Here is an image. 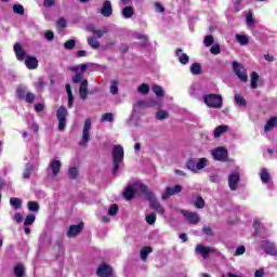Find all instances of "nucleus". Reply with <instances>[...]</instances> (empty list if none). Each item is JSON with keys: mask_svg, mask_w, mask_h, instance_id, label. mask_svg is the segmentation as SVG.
Here are the masks:
<instances>
[{"mask_svg": "<svg viewBox=\"0 0 277 277\" xmlns=\"http://www.w3.org/2000/svg\"><path fill=\"white\" fill-rule=\"evenodd\" d=\"M140 192L141 194H144V196H147L148 186L140 182H134L132 184H128L127 188L123 190V197L126 200H133V197Z\"/></svg>", "mask_w": 277, "mask_h": 277, "instance_id": "obj_1", "label": "nucleus"}, {"mask_svg": "<svg viewBox=\"0 0 277 277\" xmlns=\"http://www.w3.org/2000/svg\"><path fill=\"white\" fill-rule=\"evenodd\" d=\"M111 157L114 163L111 174H118V170H120V164L122 161H124V148L122 147V145H115L113 147Z\"/></svg>", "mask_w": 277, "mask_h": 277, "instance_id": "obj_2", "label": "nucleus"}, {"mask_svg": "<svg viewBox=\"0 0 277 277\" xmlns=\"http://www.w3.org/2000/svg\"><path fill=\"white\" fill-rule=\"evenodd\" d=\"M209 160L207 158H190L186 162V167L188 170H192V172H199V170H203V168H207V163Z\"/></svg>", "mask_w": 277, "mask_h": 277, "instance_id": "obj_3", "label": "nucleus"}, {"mask_svg": "<svg viewBox=\"0 0 277 277\" xmlns=\"http://www.w3.org/2000/svg\"><path fill=\"white\" fill-rule=\"evenodd\" d=\"M203 101L208 107H211L213 109H222V105H223L222 95L208 94L203 96Z\"/></svg>", "mask_w": 277, "mask_h": 277, "instance_id": "obj_4", "label": "nucleus"}, {"mask_svg": "<svg viewBox=\"0 0 277 277\" xmlns=\"http://www.w3.org/2000/svg\"><path fill=\"white\" fill-rule=\"evenodd\" d=\"M147 200H149V205L154 211H157L159 215H163L166 213V209H163V206L155 198V193L148 190L146 195Z\"/></svg>", "mask_w": 277, "mask_h": 277, "instance_id": "obj_5", "label": "nucleus"}, {"mask_svg": "<svg viewBox=\"0 0 277 277\" xmlns=\"http://www.w3.org/2000/svg\"><path fill=\"white\" fill-rule=\"evenodd\" d=\"M232 66L238 79H240V81L246 83L248 81V74L246 72V67H243V65L239 64L237 61H234L232 63Z\"/></svg>", "mask_w": 277, "mask_h": 277, "instance_id": "obj_6", "label": "nucleus"}, {"mask_svg": "<svg viewBox=\"0 0 277 277\" xmlns=\"http://www.w3.org/2000/svg\"><path fill=\"white\" fill-rule=\"evenodd\" d=\"M66 116H68V110L64 106H61L56 111L58 131H64L66 129Z\"/></svg>", "mask_w": 277, "mask_h": 277, "instance_id": "obj_7", "label": "nucleus"}, {"mask_svg": "<svg viewBox=\"0 0 277 277\" xmlns=\"http://www.w3.org/2000/svg\"><path fill=\"white\" fill-rule=\"evenodd\" d=\"M90 129H92V120L88 118L84 121L80 146H88V142H90Z\"/></svg>", "mask_w": 277, "mask_h": 277, "instance_id": "obj_8", "label": "nucleus"}, {"mask_svg": "<svg viewBox=\"0 0 277 277\" xmlns=\"http://www.w3.org/2000/svg\"><path fill=\"white\" fill-rule=\"evenodd\" d=\"M196 254H200L202 259H209V254L215 253V248L206 247L203 245H197L195 248Z\"/></svg>", "mask_w": 277, "mask_h": 277, "instance_id": "obj_9", "label": "nucleus"}, {"mask_svg": "<svg viewBox=\"0 0 277 277\" xmlns=\"http://www.w3.org/2000/svg\"><path fill=\"white\" fill-rule=\"evenodd\" d=\"M260 248H263L264 252H266L271 256H277V249L274 242H269L268 240H262L260 242Z\"/></svg>", "mask_w": 277, "mask_h": 277, "instance_id": "obj_10", "label": "nucleus"}, {"mask_svg": "<svg viewBox=\"0 0 277 277\" xmlns=\"http://www.w3.org/2000/svg\"><path fill=\"white\" fill-rule=\"evenodd\" d=\"M61 170H62V161L57 158L53 159L50 162V166L48 168V172H51L52 179H55V176L60 174Z\"/></svg>", "mask_w": 277, "mask_h": 277, "instance_id": "obj_11", "label": "nucleus"}, {"mask_svg": "<svg viewBox=\"0 0 277 277\" xmlns=\"http://www.w3.org/2000/svg\"><path fill=\"white\" fill-rule=\"evenodd\" d=\"M183 192V186L182 185H175L173 187H167L164 192L161 195L162 200H168L170 196H174L175 194H181Z\"/></svg>", "mask_w": 277, "mask_h": 277, "instance_id": "obj_12", "label": "nucleus"}, {"mask_svg": "<svg viewBox=\"0 0 277 277\" xmlns=\"http://www.w3.org/2000/svg\"><path fill=\"white\" fill-rule=\"evenodd\" d=\"M212 157L215 161H226L228 159V150L224 147H219L212 150Z\"/></svg>", "mask_w": 277, "mask_h": 277, "instance_id": "obj_13", "label": "nucleus"}, {"mask_svg": "<svg viewBox=\"0 0 277 277\" xmlns=\"http://www.w3.org/2000/svg\"><path fill=\"white\" fill-rule=\"evenodd\" d=\"M181 213L186 217L188 224H198L200 222V216L196 212L182 210Z\"/></svg>", "mask_w": 277, "mask_h": 277, "instance_id": "obj_14", "label": "nucleus"}, {"mask_svg": "<svg viewBox=\"0 0 277 277\" xmlns=\"http://www.w3.org/2000/svg\"><path fill=\"white\" fill-rule=\"evenodd\" d=\"M97 276L101 277H111L114 276V269L111 266L107 265L106 263L101 264L97 268Z\"/></svg>", "mask_w": 277, "mask_h": 277, "instance_id": "obj_15", "label": "nucleus"}, {"mask_svg": "<svg viewBox=\"0 0 277 277\" xmlns=\"http://www.w3.org/2000/svg\"><path fill=\"white\" fill-rule=\"evenodd\" d=\"M101 14L105 18H109L114 14V8H111V2L108 0H105L103 2L102 9H101Z\"/></svg>", "mask_w": 277, "mask_h": 277, "instance_id": "obj_16", "label": "nucleus"}, {"mask_svg": "<svg viewBox=\"0 0 277 277\" xmlns=\"http://www.w3.org/2000/svg\"><path fill=\"white\" fill-rule=\"evenodd\" d=\"M277 129V116L271 117L266 124L264 126V133H269V131H274Z\"/></svg>", "mask_w": 277, "mask_h": 277, "instance_id": "obj_17", "label": "nucleus"}, {"mask_svg": "<svg viewBox=\"0 0 277 277\" xmlns=\"http://www.w3.org/2000/svg\"><path fill=\"white\" fill-rule=\"evenodd\" d=\"M238 183H239V173L233 172L228 177V186L232 189V192H235V189H237Z\"/></svg>", "mask_w": 277, "mask_h": 277, "instance_id": "obj_18", "label": "nucleus"}, {"mask_svg": "<svg viewBox=\"0 0 277 277\" xmlns=\"http://www.w3.org/2000/svg\"><path fill=\"white\" fill-rule=\"evenodd\" d=\"M88 94H89V91H88V79H84V80L81 81L80 87H79L80 98L82 101H87Z\"/></svg>", "mask_w": 277, "mask_h": 277, "instance_id": "obj_19", "label": "nucleus"}, {"mask_svg": "<svg viewBox=\"0 0 277 277\" xmlns=\"http://www.w3.org/2000/svg\"><path fill=\"white\" fill-rule=\"evenodd\" d=\"M81 230H83V223L71 225L67 232V237H77Z\"/></svg>", "mask_w": 277, "mask_h": 277, "instance_id": "obj_20", "label": "nucleus"}, {"mask_svg": "<svg viewBox=\"0 0 277 277\" xmlns=\"http://www.w3.org/2000/svg\"><path fill=\"white\" fill-rule=\"evenodd\" d=\"M14 51L18 62H23V60H25V56L27 55V52L23 50V45L21 43H15Z\"/></svg>", "mask_w": 277, "mask_h": 277, "instance_id": "obj_21", "label": "nucleus"}, {"mask_svg": "<svg viewBox=\"0 0 277 277\" xmlns=\"http://www.w3.org/2000/svg\"><path fill=\"white\" fill-rule=\"evenodd\" d=\"M155 105H158L157 101H151L149 103L138 101L136 104H134V111H140L144 107H155Z\"/></svg>", "mask_w": 277, "mask_h": 277, "instance_id": "obj_22", "label": "nucleus"}, {"mask_svg": "<svg viewBox=\"0 0 277 277\" xmlns=\"http://www.w3.org/2000/svg\"><path fill=\"white\" fill-rule=\"evenodd\" d=\"M26 67L29 68V70H36L38 68V58L35 56H27L25 60Z\"/></svg>", "mask_w": 277, "mask_h": 277, "instance_id": "obj_23", "label": "nucleus"}, {"mask_svg": "<svg viewBox=\"0 0 277 277\" xmlns=\"http://www.w3.org/2000/svg\"><path fill=\"white\" fill-rule=\"evenodd\" d=\"M175 55L179 62L183 65L189 64V56L186 53H183V49H177Z\"/></svg>", "mask_w": 277, "mask_h": 277, "instance_id": "obj_24", "label": "nucleus"}, {"mask_svg": "<svg viewBox=\"0 0 277 277\" xmlns=\"http://www.w3.org/2000/svg\"><path fill=\"white\" fill-rule=\"evenodd\" d=\"M89 31H91V34H93V36H95V38H103V36H105V34H107V31H109V29H107L106 27L103 29H96V28H94V26H90Z\"/></svg>", "mask_w": 277, "mask_h": 277, "instance_id": "obj_25", "label": "nucleus"}, {"mask_svg": "<svg viewBox=\"0 0 277 277\" xmlns=\"http://www.w3.org/2000/svg\"><path fill=\"white\" fill-rule=\"evenodd\" d=\"M260 179L262 181V183H271L272 182V176H269V172L267 171L266 168H263L261 173H260Z\"/></svg>", "mask_w": 277, "mask_h": 277, "instance_id": "obj_26", "label": "nucleus"}, {"mask_svg": "<svg viewBox=\"0 0 277 277\" xmlns=\"http://www.w3.org/2000/svg\"><path fill=\"white\" fill-rule=\"evenodd\" d=\"M228 131V126H219L214 129V137H222L223 133H226Z\"/></svg>", "mask_w": 277, "mask_h": 277, "instance_id": "obj_27", "label": "nucleus"}, {"mask_svg": "<svg viewBox=\"0 0 277 277\" xmlns=\"http://www.w3.org/2000/svg\"><path fill=\"white\" fill-rule=\"evenodd\" d=\"M71 72H79L80 75H83L88 70V64H80L74 67H70Z\"/></svg>", "mask_w": 277, "mask_h": 277, "instance_id": "obj_28", "label": "nucleus"}, {"mask_svg": "<svg viewBox=\"0 0 277 277\" xmlns=\"http://www.w3.org/2000/svg\"><path fill=\"white\" fill-rule=\"evenodd\" d=\"M234 101L239 107H246L248 105L246 98L240 94H235Z\"/></svg>", "mask_w": 277, "mask_h": 277, "instance_id": "obj_29", "label": "nucleus"}, {"mask_svg": "<svg viewBox=\"0 0 277 277\" xmlns=\"http://www.w3.org/2000/svg\"><path fill=\"white\" fill-rule=\"evenodd\" d=\"M66 92L68 96V107L72 108V103L75 101V97L72 96V88L70 87V84H66Z\"/></svg>", "mask_w": 277, "mask_h": 277, "instance_id": "obj_30", "label": "nucleus"}, {"mask_svg": "<svg viewBox=\"0 0 277 277\" xmlns=\"http://www.w3.org/2000/svg\"><path fill=\"white\" fill-rule=\"evenodd\" d=\"M251 88L252 90H256L259 88V74L256 71L251 74Z\"/></svg>", "mask_w": 277, "mask_h": 277, "instance_id": "obj_31", "label": "nucleus"}, {"mask_svg": "<svg viewBox=\"0 0 277 277\" xmlns=\"http://www.w3.org/2000/svg\"><path fill=\"white\" fill-rule=\"evenodd\" d=\"M167 118H170V114L168 113V110L159 109L156 113L157 120H167Z\"/></svg>", "mask_w": 277, "mask_h": 277, "instance_id": "obj_32", "label": "nucleus"}, {"mask_svg": "<svg viewBox=\"0 0 277 277\" xmlns=\"http://www.w3.org/2000/svg\"><path fill=\"white\" fill-rule=\"evenodd\" d=\"M190 72L192 75H202V67L200 66L199 63H194L190 66Z\"/></svg>", "mask_w": 277, "mask_h": 277, "instance_id": "obj_33", "label": "nucleus"}, {"mask_svg": "<svg viewBox=\"0 0 277 277\" xmlns=\"http://www.w3.org/2000/svg\"><path fill=\"white\" fill-rule=\"evenodd\" d=\"M31 172H34V166L31 163H27L23 173V177L31 179Z\"/></svg>", "mask_w": 277, "mask_h": 277, "instance_id": "obj_34", "label": "nucleus"}, {"mask_svg": "<svg viewBox=\"0 0 277 277\" xmlns=\"http://www.w3.org/2000/svg\"><path fill=\"white\" fill-rule=\"evenodd\" d=\"M151 90L156 94V96H158V98H163V95H164L163 88H161L160 85L154 84L151 87Z\"/></svg>", "mask_w": 277, "mask_h": 277, "instance_id": "obj_35", "label": "nucleus"}, {"mask_svg": "<svg viewBox=\"0 0 277 277\" xmlns=\"http://www.w3.org/2000/svg\"><path fill=\"white\" fill-rule=\"evenodd\" d=\"M236 40L242 47H246V44H248L250 42V39L246 35H236Z\"/></svg>", "mask_w": 277, "mask_h": 277, "instance_id": "obj_36", "label": "nucleus"}, {"mask_svg": "<svg viewBox=\"0 0 277 277\" xmlns=\"http://www.w3.org/2000/svg\"><path fill=\"white\" fill-rule=\"evenodd\" d=\"M88 44L91 49H98V47H101V42L96 40V37H89Z\"/></svg>", "mask_w": 277, "mask_h": 277, "instance_id": "obj_37", "label": "nucleus"}, {"mask_svg": "<svg viewBox=\"0 0 277 277\" xmlns=\"http://www.w3.org/2000/svg\"><path fill=\"white\" fill-rule=\"evenodd\" d=\"M150 252H153V248L144 247L141 250V259H142V261H146L148 259V254H150Z\"/></svg>", "mask_w": 277, "mask_h": 277, "instance_id": "obj_38", "label": "nucleus"}, {"mask_svg": "<svg viewBox=\"0 0 277 277\" xmlns=\"http://www.w3.org/2000/svg\"><path fill=\"white\" fill-rule=\"evenodd\" d=\"M10 205L11 207H13V209H21V207L23 206V201L19 198L12 197L10 199Z\"/></svg>", "mask_w": 277, "mask_h": 277, "instance_id": "obj_39", "label": "nucleus"}, {"mask_svg": "<svg viewBox=\"0 0 277 277\" xmlns=\"http://www.w3.org/2000/svg\"><path fill=\"white\" fill-rule=\"evenodd\" d=\"M14 274L16 277H23L25 275V266L17 264L14 268Z\"/></svg>", "mask_w": 277, "mask_h": 277, "instance_id": "obj_40", "label": "nucleus"}, {"mask_svg": "<svg viewBox=\"0 0 277 277\" xmlns=\"http://www.w3.org/2000/svg\"><path fill=\"white\" fill-rule=\"evenodd\" d=\"M28 209L32 211V213H38L40 205L37 201H28Z\"/></svg>", "mask_w": 277, "mask_h": 277, "instance_id": "obj_41", "label": "nucleus"}, {"mask_svg": "<svg viewBox=\"0 0 277 277\" xmlns=\"http://www.w3.org/2000/svg\"><path fill=\"white\" fill-rule=\"evenodd\" d=\"M13 12L14 14H18L19 16H23L25 14V8L22 4H14Z\"/></svg>", "mask_w": 277, "mask_h": 277, "instance_id": "obj_42", "label": "nucleus"}, {"mask_svg": "<svg viewBox=\"0 0 277 277\" xmlns=\"http://www.w3.org/2000/svg\"><path fill=\"white\" fill-rule=\"evenodd\" d=\"M122 16L124 18H131L133 16V8L132 6H126L122 10Z\"/></svg>", "mask_w": 277, "mask_h": 277, "instance_id": "obj_43", "label": "nucleus"}, {"mask_svg": "<svg viewBox=\"0 0 277 277\" xmlns=\"http://www.w3.org/2000/svg\"><path fill=\"white\" fill-rule=\"evenodd\" d=\"M18 98H25L27 95V87L19 85L16 90Z\"/></svg>", "mask_w": 277, "mask_h": 277, "instance_id": "obj_44", "label": "nucleus"}, {"mask_svg": "<svg viewBox=\"0 0 277 277\" xmlns=\"http://www.w3.org/2000/svg\"><path fill=\"white\" fill-rule=\"evenodd\" d=\"M101 122H114V114L106 113L102 115Z\"/></svg>", "mask_w": 277, "mask_h": 277, "instance_id": "obj_45", "label": "nucleus"}, {"mask_svg": "<svg viewBox=\"0 0 277 277\" xmlns=\"http://www.w3.org/2000/svg\"><path fill=\"white\" fill-rule=\"evenodd\" d=\"M137 92H140V94H148V92H150V85L143 83L137 88Z\"/></svg>", "mask_w": 277, "mask_h": 277, "instance_id": "obj_46", "label": "nucleus"}, {"mask_svg": "<svg viewBox=\"0 0 277 277\" xmlns=\"http://www.w3.org/2000/svg\"><path fill=\"white\" fill-rule=\"evenodd\" d=\"M68 176L69 179H77V176H79V169H77V167H72L68 170Z\"/></svg>", "mask_w": 277, "mask_h": 277, "instance_id": "obj_47", "label": "nucleus"}, {"mask_svg": "<svg viewBox=\"0 0 277 277\" xmlns=\"http://www.w3.org/2000/svg\"><path fill=\"white\" fill-rule=\"evenodd\" d=\"M119 81L118 80H113L110 82V94H118V85H119Z\"/></svg>", "mask_w": 277, "mask_h": 277, "instance_id": "obj_48", "label": "nucleus"}, {"mask_svg": "<svg viewBox=\"0 0 277 277\" xmlns=\"http://www.w3.org/2000/svg\"><path fill=\"white\" fill-rule=\"evenodd\" d=\"M34 222H36V215L34 214H28L26 216V220L24 222V226H31V224H34Z\"/></svg>", "mask_w": 277, "mask_h": 277, "instance_id": "obj_49", "label": "nucleus"}, {"mask_svg": "<svg viewBox=\"0 0 277 277\" xmlns=\"http://www.w3.org/2000/svg\"><path fill=\"white\" fill-rule=\"evenodd\" d=\"M194 205L197 209H205V199L198 196Z\"/></svg>", "mask_w": 277, "mask_h": 277, "instance_id": "obj_50", "label": "nucleus"}, {"mask_svg": "<svg viewBox=\"0 0 277 277\" xmlns=\"http://www.w3.org/2000/svg\"><path fill=\"white\" fill-rule=\"evenodd\" d=\"M213 42H215V39L213 38V36H211V35L206 36V38L203 40L205 47H211V44H213Z\"/></svg>", "mask_w": 277, "mask_h": 277, "instance_id": "obj_51", "label": "nucleus"}, {"mask_svg": "<svg viewBox=\"0 0 277 277\" xmlns=\"http://www.w3.org/2000/svg\"><path fill=\"white\" fill-rule=\"evenodd\" d=\"M146 222H147V224H149V225L155 224V222H157V215H155L154 213L148 214V215L146 216Z\"/></svg>", "mask_w": 277, "mask_h": 277, "instance_id": "obj_52", "label": "nucleus"}, {"mask_svg": "<svg viewBox=\"0 0 277 277\" xmlns=\"http://www.w3.org/2000/svg\"><path fill=\"white\" fill-rule=\"evenodd\" d=\"M76 44H77V42L75 40L70 39V40L65 42L64 47L67 50H71V49H75Z\"/></svg>", "mask_w": 277, "mask_h": 277, "instance_id": "obj_53", "label": "nucleus"}, {"mask_svg": "<svg viewBox=\"0 0 277 277\" xmlns=\"http://www.w3.org/2000/svg\"><path fill=\"white\" fill-rule=\"evenodd\" d=\"M81 81H83V75L80 72H77L74 77H72V83H81Z\"/></svg>", "mask_w": 277, "mask_h": 277, "instance_id": "obj_54", "label": "nucleus"}, {"mask_svg": "<svg viewBox=\"0 0 277 277\" xmlns=\"http://www.w3.org/2000/svg\"><path fill=\"white\" fill-rule=\"evenodd\" d=\"M118 213V206L117 205H111L108 209V215H116Z\"/></svg>", "mask_w": 277, "mask_h": 277, "instance_id": "obj_55", "label": "nucleus"}, {"mask_svg": "<svg viewBox=\"0 0 277 277\" xmlns=\"http://www.w3.org/2000/svg\"><path fill=\"white\" fill-rule=\"evenodd\" d=\"M246 253V247L245 246H240L236 249L234 256H241V254Z\"/></svg>", "mask_w": 277, "mask_h": 277, "instance_id": "obj_56", "label": "nucleus"}, {"mask_svg": "<svg viewBox=\"0 0 277 277\" xmlns=\"http://www.w3.org/2000/svg\"><path fill=\"white\" fill-rule=\"evenodd\" d=\"M210 52H211L213 55H220V53H222V50L220 49V45H219V44H215V45H212V47H211Z\"/></svg>", "mask_w": 277, "mask_h": 277, "instance_id": "obj_57", "label": "nucleus"}, {"mask_svg": "<svg viewBox=\"0 0 277 277\" xmlns=\"http://www.w3.org/2000/svg\"><path fill=\"white\" fill-rule=\"evenodd\" d=\"M26 103H32L34 101H36V94L28 92L26 94V97H24Z\"/></svg>", "mask_w": 277, "mask_h": 277, "instance_id": "obj_58", "label": "nucleus"}, {"mask_svg": "<svg viewBox=\"0 0 277 277\" xmlns=\"http://www.w3.org/2000/svg\"><path fill=\"white\" fill-rule=\"evenodd\" d=\"M35 85H36L38 92H42V90H44V81H42L41 78L38 79V81Z\"/></svg>", "mask_w": 277, "mask_h": 277, "instance_id": "obj_59", "label": "nucleus"}, {"mask_svg": "<svg viewBox=\"0 0 277 277\" xmlns=\"http://www.w3.org/2000/svg\"><path fill=\"white\" fill-rule=\"evenodd\" d=\"M44 38H47V40H49V41L51 42L52 40L55 39V35L53 34V31L48 30V31H45V34H44Z\"/></svg>", "mask_w": 277, "mask_h": 277, "instance_id": "obj_60", "label": "nucleus"}, {"mask_svg": "<svg viewBox=\"0 0 277 277\" xmlns=\"http://www.w3.org/2000/svg\"><path fill=\"white\" fill-rule=\"evenodd\" d=\"M44 8H53L55 5V0H43Z\"/></svg>", "mask_w": 277, "mask_h": 277, "instance_id": "obj_61", "label": "nucleus"}, {"mask_svg": "<svg viewBox=\"0 0 277 277\" xmlns=\"http://www.w3.org/2000/svg\"><path fill=\"white\" fill-rule=\"evenodd\" d=\"M13 220L17 223L21 224V222H23V215H21V213L16 212L13 216Z\"/></svg>", "mask_w": 277, "mask_h": 277, "instance_id": "obj_62", "label": "nucleus"}, {"mask_svg": "<svg viewBox=\"0 0 277 277\" xmlns=\"http://www.w3.org/2000/svg\"><path fill=\"white\" fill-rule=\"evenodd\" d=\"M57 25H58V27H61L62 29H65V27H66V25H67V22H66L65 18H60V19L57 21Z\"/></svg>", "mask_w": 277, "mask_h": 277, "instance_id": "obj_63", "label": "nucleus"}, {"mask_svg": "<svg viewBox=\"0 0 277 277\" xmlns=\"http://www.w3.org/2000/svg\"><path fill=\"white\" fill-rule=\"evenodd\" d=\"M255 277H264L265 276V272H263V269H258L254 274Z\"/></svg>", "mask_w": 277, "mask_h": 277, "instance_id": "obj_64", "label": "nucleus"}]
</instances>
